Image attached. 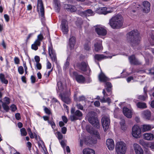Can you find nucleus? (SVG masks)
<instances>
[{
    "instance_id": "1",
    "label": "nucleus",
    "mask_w": 154,
    "mask_h": 154,
    "mask_svg": "<svg viewBox=\"0 0 154 154\" xmlns=\"http://www.w3.org/2000/svg\"><path fill=\"white\" fill-rule=\"evenodd\" d=\"M127 41L132 46L138 45L140 41L139 33L137 30L131 31L127 34Z\"/></svg>"
},
{
    "instance_id": "2",
    "label": "nucleus",
    "mask_w": 154,
    "mask_h": 154,
    "mask_svg": "<svg viewBox=\"0 0 154 154\" xmlns=\"http://www.w3.org/2000/svg\"><path fill=\"white\" fill-rule=\"evenodd\" d=\"M123 23V19L120 14H118L113 16L109 20V24L113 29H119Z\"/></svg>"
},
{
    "instance_id": "3",
    "label": "nucleus",
    "mask_w": 154,
    "mask_h": 154,
    "mask_svg": "<svg viewBox=\"0 0 154 154\" xmlns=\"http://www.w3.org/2000/svg\"><path fill=\"white\" fill-rule=\"evenodd\" d=\"M88 120L90 123L96 128L100 127V123L98 119L96 116V113L95 112H89L88 114Z\"/></svg>"
},
{
    "instance_id": "4",
    "label": "nucleus",
    "mask_w": 154,
    "mask_h": 154,
    "mask_svg": "<svg viewBox=\"0 0 154 154\" xmlns=\"http://www.w3.org/2000/svg\"><path fill=\"white\" fill-rule=\"evenodd\" d=\"M116 149L117 154H125L127 150L126 144L122 141L118 142L116 144Z\"/></svg>"
},
{
    "instance_id": "5",
    "label": "nucleus",
    "mask_w": 154,
    "mask_h": 154,
    "mask_svg": "<svg viewBox=\"0 0 154 154\" xmlns=\"http://www.w3.org/2000/svg\"><path fill=\"white\" fill-rule=\"evenodd\" d=\"M71 113L72 114L70 117L71 121L79 119L83 116V114L81 111L77 109L75 111L74 108L71 109Z\"/></svg>"
},
{
    "instance_id": "6",
    "label": "nucleus",
    "mask_w": 154,
    "mask_h": 154,
    "mask_svg": "<svg viewBox=\"0 0 154 154\" xmlns=\"http://www.w3.org/2000/svg\"><path fill=\"white\" fill-rule=\"evenodd\" d=\"M37 11L42 17V21L44 20V8L42 0H37Z\"/></svg>"
},
{
    "instance_id": "7",
    "label": "nucleus",
    "mask_w": 154,
    "mask_h": 154,
    "mask_svg": "<svg viewBox=\"0 0 154 154\" xmlns=\"http://www.w3.org/2000/svg\"><path fill=\"white\" fill-rule=\"evenodd\" d=\"M77 66L78 68L82 71L84 72L87 71L88 73H90L91 72L87 62L83 61L80 63H78L77 64Z\"/></svg>"
},
{
    "instance_id": "8",
    "label": "nucleus",
    "mask_w": 154,
    "mask_h": 154,
    "mask_svg": "<svg viewBox=\"0 0 154 154\" xmlns=\"http://www.w3.org/2000/svg\"><path fill=\"white\" fill-rule=\"evenodd\" d=\"M132 134L133 137L136 138H139L140 137L141 131L139 126L135 125L133 127Z\"/></svg>"
},
{
    "instance_id": "9",
    "label": "nucleus",
    "mask_w": 154,
    "mask_h": 154,
    "mask_svg": "<svg viewBox=\"0 0 154 154\" xmlns=\"http://www.w3.org/2000/svg\"><path fill=\"white\" fill-rule=\"evenodd\" d=\"M103 127L104 131H106L109 128L110 120L108 116H103L101 120Z\"/></svg>"
},
{
    "instance_id": "10",
    "label": "nucleus",
    "mask_w": 154,
    "mask_h": 154,
    "mask_svg": "<svg viewBox=\"0 0 154 154\" xmlns=\"http://www.w3.org/2000/svg\"><path fill=\"white\" fill-rule=\"evenodd\" d=\"M95 31L99 36H104L107 33L106 30L104 27L100 25H97L95 26Z\"/></svg>"
},
{
    "instance_id": "11",
    "label": "nucleus",
    "mask_w": 154,
    "mask_h": 154,
    "mask_svg": "<svg viewBox=\"0 0 154 154\" xmlns=\"http://www.w3.org/2000/svg\"><path fill=\"white\" fill-rule=\"evenodd\" d=\"M71 75L74 76L76 81L79 83H83L85 81L84 77L81 75H78L77 72H70Z\"/></svg>"
},
{
    "instance_id": "12",
    "label": "nucleus",
    "mask_w": 154,
    "mask_h": 154,
    "mask_svg": "<svg viewBox=\"0 0 154 154\" xmlns=\"http://www.w3.org/2000/svg\"><path fill=\"white\" fill-rule=\"evenodd\" d=\"M49 54L53 62H56L57 58L55 51L52 47H49L48 48Z\"/></svg>"
},
{
    "instance_id": "13",
    "label": "nucleus",
    "mask_w": 154,
    "mask_h": 154,
    "mask_svg": "<svg viewBox=\"0 0 154 154\" xmlns=\"http://www.w3.org/2000/svg\"><path fill=\"white\" fill-rule=\"evenodd\" d=\"M61 29L63 32L64 34H67L69 31L67 22L65 19H63L62 21Z\"/></svg>"
},
{
    "instance_id": "14",
    "label": "nucleus",
    "mask_w": 154,
    "mask_h": 154,
    "mask_svg": "<svg viewBox=\"0 0 154 154\" xmlns=\"http://www.w3.org/2000/svg\"><path fill=\"white\" fill-rule=\"evenodd\" d=\"M130 63L134 65H138L141 63L136 59L134 55H132L128 57Z\"/></svg>"
},
{
    "instance_id": "15",
    "label": "nucleus",
    "mask_w": 154,
    "mask_h": 154,
    "mask_svg": "<svg viewBox=\"0 0 154 154\" xmlns=\"http://www.w3.org/2000/svg\"><path fill=\"white\" fill-rule=\"evenodd\" d=\"M133 146L136 154H143V150L139 144L134 143Z\"/></svg>"
},
{
    "instance_id": "16",
    "label": "nucleus",
    "mask_w": 154,
    "mask_h": 154,
    "mask_svg": "<svg viewBox=\"0 0 154 154\" xmlns=\"http://www.w3.org/2000/svg\"><path fill=\"white\" fill-rule=\"evenodd\" d=\"M123 112L124 114L127 117L131 118L132 117V112L131 109H129L126 107H124L123 109Z\"/></svg>"
},
{
    "instance_id": "17",
    "label": "nucleus",
    "mask_w": 154,
    "mask_h": 154,
    "mask_svg": "<svg viewBox=\"0 0 154 154\" xmlns=\"http://www.w3.org/2000/svg\"><path fill=\"white\" fill-rule=\"evenodd\" d=\"M143 10L145 13H148L150 10V4L148 1H144L143 3Z\"/></svg>"
},
{
    "instance_id": "18",
    "label": "nucleus",
    "mask_w": 154,
    "mask_h": 154,
    "mask_svg": "<svg viewBox=\"0 0 154 154\" xmlns=\"http://www.w3.org/2000/svg\"><path fill=\"white\" fill-rule=\"evenodd\" d=\"M106 144L108 148L110 150H112L114 148V143L113 140L111 139L106 140Z\"/></svg>"
},
{
    "instance_id": "19",
    "label": "nucleus",
    "mask_w": 154,
    "mask_h": 154,
    "mask_svg": "<svg viewBox=\"0 0 154 154\" xmlns=\"http://www.w3.org/2000/svg\"><path fill=\"white\" fill-rule=\"evenodd\" d=\"M62 100L65 103L69 104L70 103V100L69 97V94H68L66 95L65 94H60Z\"/></svg>"
},
{
    "instance_id": "20",
    "label": "nucleus",
    "mask_w": 154,
    "mask_h": 154,
    "mask_svg": "<svg viewBox=\"0 0 154 154\" xmlns=\"http://www.w3.org/2000/svg\"><path fill=\"white\" fill-rule=\"evenodd\" d=\"M137 5L136 3H133V4L130 6L128 8V13L131 14H134V13L136 12V7L138 8L137 7Z\"/></svg>"
},
{
    "instance_id": "21",
    "label": "nucleus",
    "mask_w": 154,
    "mask_h": 154,
    "mask_svg": "<svg viewBox=\"0 0 154 154\" xmlns=\"http://www.w3.org/2000/svg\"><path fill=\"white\" fill-rule=\"evenodd\" d=\"M94 50L96 51H98L103 49L102 45V41H99L96 42L94 45Z\"/></svg>"
},
{
    "instance_id": "22",
    "label": "nucleus",
    "mask_w": 154,
    "mask_h": 154,
    "mask_svg": "<svg viewBox=\"0 0 154 154\" xmlns=\"http://www.w3.org/2000/svg\"><path fill=\"white\" fill-rule=\"evenodd\" d=\"M64 89V86L62 83L61 81H58L57 82V87L56 88L57 92H59L60 94H61Z\"/></svg>"
},
{
    "instance_id": "23",
    "label": "nucleus",
    "mask_w": 154,
    "mask_h": 154,
    "mask_svg": "<svg viewBox=\"0 0 154 154\" xmlns=\"http://www.w3.org/2000/svg\"><path fill=\"white\" fill-rule=\"evenodd\" d=\"M107 8L106 7H100L97 9L96 12L99 14H106L109 13L108 11H107Z\"/></svg>"
},
{
    "instance_id": "24",
    "label": "nucleus",
    "mask_w": 154,
    "mask_h": 154,
    "mask_svg": "<svg viewBox=\"0 0 154 154\" xmlns=\"http://www.w3.org/2000/svg\"><path fill=\"white\" fill-rule=\"evenodd\" d=\"M144 138L148 140H152L154 138V135L151 133H145L143 134Z\"/></svg>"
},
{
    "instance_id": "25",
    "label": "nucleus",
    "mask_w": 154,
    "mask_h": 154,
    "mask_svg": "<svg viewBox=\"0 0 154 154\" xmlns=\"http://www.w3.org/2000/svg\"><path fill=\"white\" fill-rule=\"evenodd\" d=\"M154 127L150 125H143L141 128L143 132H144L151 130Z\"/></svg>"
},
{
    "instance_id": "26",
    "label": "nucleus",
    "mask_w": 154,
    "mask_h": 154,
    "mask_svg": "<svg viewBox=\"0 0 154 154\" xmlns=\"http://www.w3.org/2000/svg\"><path fill=\"white\" fill-rule=\"evenodd\" d=\"M98 78L99 80L101 82H105L108 80V78L102 72L99 75Z\"/></svg>"
},
{
    "instance_id": "27",
    "label": "nucleus",
    "mask_w": 154,
    "mask_h": 154,
    "mask_svg": "<svg viewBox=\"0 0 154 154\" xmlns=\"http://www.w3.org/2000/svg\"><path fill=\"white\" fill-rule=\"evenodd\" d=\"M75 42V37L72 36L69 39V44L70 48L71 49H73Z\"/></svg>"
},
{
    "instance_id": "28",
    "label": "nucleus",
    "mask_w": 154,
    "mask_h": 154,
    "mask_svg": "<svg viewBox=\"0 0 154 154\" xmlns=\"http://www.w3.org/2000/svg\"><path fill=\"white\" fill-rule=\"evenodd\" d=\"M143 114L144 117L147 119H150L151 116L150 112L148 110H145L143 112Z\"/></svg>"
},
{
    "instance_id": "29",
    "label": "nucleus",
    "mask_w": 154,
    "mask_h": 154,
    "mask_svg": "<svg viewBox=\"0 0 154 154\" xmlns=\"http://www.w3.org/2000/svg\"><path fill=\"white\" fill-rule=\"evenodd\" d=\"M83 152V154H95V151L93 149L89 148L84 149Z\"/></svg>"
},
{
    "instance_id": "30",
    "label": "nucleus",
    "mask_w": 154,
    "mask_h": 154,
    "mask_svg": "<svg viewBox=\"0 0 154 154\" xmlns=\"http://www.w3.org/2000/svg\"><path fill=\"white\" fill-rule=\"evenodd\" d=\"M82 13L83 15L85 16L86 17L92 16L94 15L93 12L90 9H88L82 12Z\"/></svg>"
},
{
    "instance_id": "31",
    "label": "nucleus",
    "mask_w": 154,
    "mask_h": 154,
    "mask_svg": "<svg viewBox=\"0 0 154 154\" xmlns=\"http://www.w3.org/2000/svg\"><path fill=\"white\" fill-rule=\"evenodd\" d=\"M44 39L43 33H40L37 36V39L35 41L37 42V44L39 45L41 44V42Z\"/></svg>"
},
{
    "instance_id": "32",
    "label": "nucleus",
    "mask_w": 154,
    "mask_h": 154,
    "mask_svg": "<svg viewBox=\"0 0 154 154\" xmlns=\"http://www.w3.org/2000/svg\"><path fill=\"white\" fill-rule=\"evenodd\" d=\"M95 59L98 61H100L106 58L107 57L103 54H96L94 56Z\"/></svg>"
},
{
    "instance_id": "33",
    "label": "nucleus",
    "mask_w": 154,
    "mask_h": 154,
    "mask_svg": "<svg viewBox=\"0 0 154 154\" xmlns=\"http://www.w3.org/2000/svg\"><path fill=\"white\" fill-rule=\"evenodd\" d=\"M138 108L140 109H144L146 108V104L144 103L138 102L136 104Z\"/></svg>"
},
{
    "instance_id": "34",
    "label": "nucleus",
    "mask_w": 154,
    "mask_h": 154,
    "mask_svg": "<svg viewBox=\"0 0 154 154\" xmlns=\"http://www.w3.org/2000/svg\"><path fill=\"white\" fill-rule=\"evenodd\" d=\"M0 79L2 82L5 84H7L8 83V80L5 79L4 75L2 73L0 74Z\"/></svg>"
},
{
    "instance_id": "35",
    "label": "nucleus",
    "mask_w": 154,
    "mask_h": 154,
    "mask_svg": "<svg viewBox=\"0 0 154 154\" xmlns=\"http://www.w3.org/2000/svg\"><path fill=\"white\" fill-rule=\"evenodd\" d=\"M41 44L38 45L37 44V42L35 41L34 43L32 45V48L35 51L37 50L38 49V47Z\"/></svg>"
},
{
    "instance_id": "36",
    "label": "nucleus",
    "mask_w": 154,
    "mask_h": 154,
    "mask_svg": "<svg viewBox=\"0 0 154 154\" xmlns=\"http://www.w3.org/2000/svg\"><path fill=\"white\" fill-rule=\"evenodd\" d=\"M69 59V57H68L67 59V61L65 63L63 67V69L64 70H66V69H67L69 67V61H67Z\"/></svg>"
},
{
    "instance_id": "37",
    "label": "nucleus",
    "mask_w": 154,
    "mask_h": 154,
    "mask_svg": "<svg viewBox=\"0 0 154 154\" xmlns=\"http://www.w3.org/2000/svg\"><path fill=\"white\" fill-rule=\"evenodd\" d=\"M21 134L22 136H26L27 135V132L26 131L25 129L24 128H23L20 130Z\"/></svg>"
},
{
    "instance_id": "38",
    "label": "nucleus",
    "mask_w": 154,
    "mask_h": 154,
    "mask_svg": "<svg viewBox=\"0 0 154 154\" xmlns=\"http://www.w3.org/2000/svg\"><path fill=\"white\" fill-rule=\"evenodd\" d=\"M7 105L8 104H6L5 103H3L2 104V106L4 109L6 111H8L9 109V106Z\"/></svg>"
},
{
    "instance_id": "39",
    "label": "nucleus",
    "mask_w": 154,
    "mask_h": 154,
    "mask_svg": "<svg viewBox=\"0 0 154 154\" xmlns=\"http://www.w3.org/2000/svg\"><path fill=\"white\" fill-rule=\"evenodd\" d=\"M76 106L77 107V108L78 109L82 110H83L84 107L82 105H81L80 103H77L76 105Z\"/></svg>"
},
{
    "instance_id": "40",
    "label": "nucleus",
    "mask_w": 154,
    "mask_h": 154,
    "mask_svg": "<svg viewBox=\"0 0 154 154\" xmlns=\"http://www.w3.org/2000/svg\"><path fill=\"white\" fill-rule=\"evenodd\" d=\"M18 71L20 74H22L24 72V69L22 66H20L18 68Z\"/></svg>"
},
{
    "instance_id": "41",
    "label": "nucleus",
    "mask_w": 154,
    "mask_h": 154,
    "mask_svg": "<svg viewBox=\"0 0 154 154\" xmlns=\"http://www.w3.org/2000/svg\"><path fill=\"white\" fill-rule=\"evenodd\" d=\"M77 10L75 6L71 5V7H70L69 10L68 11L71 12H74L75 11Z\"/></svg>"
},
{
    "instance_id": "42",
    "label": "nucleus",
    "mask_w": 154,
    "mask_h": 154,
    "mask_svg": "<svg viewBox=\"0 0 154 154\" xmlns=\"http://www.w3.org/2000/svg\"><path fill=\"white\" fill-rule=\"evenodd\" d=\"M57 137L59 140H61L63 137V135L60 132H57L56 133Z\"/></svg>"
},
{
    "instance_id": "43",
    "label": "nucleus",
    "mask_w": 154,
    "mask_h": 154,
    "mask_svg": "<svg viewBox=\"0 0 154 154\" xmlns=\"http://www.w3.org/2000/svg\"><path fill=\"white\" fill-rule=\"evenodd\" d=\"M4 101L5 102L4 103L6 104H9L10 103V99L8 97H5L4 98Z\"/></svg>"
},
{
    "instance_id": "44",
    "label": "nucleus",
    "mask_w": 154,
    "mask_h": 154,
    "mask_svg": "<svg viewBox=\"0 0 154 154\" xmlns=\"http://www.w3.org/2000/svg\"><path fill=\"white\" fill-rule=\"evenodd\" d=\"M71 7V5L67 4H65L64 6V9L68 11L69 10L70 8Z\"/></svg>"
},
{
    "instance_id": "45",
    "label": "nucleus",
    "mask_w": 154,
    "mask_h": 154,
    "mask_svg": "<svg viewBox=\"0 0 154 154\" xmlns=\"http://www.w3.org/2000/svg\"><path fill=\"white\" fill-rule=\"evenodd\" d=\"M48 123H49V124H50L51 125L53 128H55V124L53 121H48Z\"/></svg>"
},
{
    "instance_id": "46",
    "label": "nucleus",
    "mask_w": 154,
    "mask_h": 154,
    "mask_svg": "<svg viewBox=\"0 0 154 154\" xmlns=\"http://www.w3.org/2000/svg\"><path fill=\"white\" fill-rule=\"evenodd\" d=\"M147 146L150 147L152 149H154V143H150L148 144Z\"/></svg>"
},
{
    "instance_id": "47",
    "label": "nucleus",
    "mask_w": 154,
    "mask_h": 154,
    "mask_svg": "<svg viewBox=\"0 0 154 154\" xmlns=\"http://www.w3.org/2000/svg\"><path fill=\"white\" fill-rule=\"evenodd\" d=\"M44 111L45 112L48 114L49 115L51 113V112L50 110L47 107H45V108Z\"/></svg>"
},
{
    "instance_id": "48",
    "label": "nucleus",
    "mask_w": 154,
    "mask_h": 154,
    "mask_svg": "<svg viewBox=\"0 0 154 154\" xmlns=\"http://www.w3.org/2000/svg\"><path fill=\"white\" fill-rule=\"evenodd\" d=\"M84 49L87 51H88L90 50V47L89 44L88 43H86L84 45Z\"/></svg>"
},
{
    "instance_id": "49",
    "label": "nucleus",
    "mask_w": 154,
    "mask_h": 154,
    "mask_svg": "<svg viewBox=\"0 0 154 154\" xmlns=\"http://www.w3.org/2000/svg\"><path fill=\"white\" fill-rule=\"evenodd\" d=\"M85 97L84 96H81L79 97L78 100L80 101L85 100Z\"/></svg>"
},
{
    "instance_id": "50",
    "label": "nucleus",
    "mask_w": 154,
    "mask_h": 154,
    "mask_svg": "<svg viewBox=\"0 0 154 154\" xmlns=\"http://www.w3.org/2000/svg\"><path fill=\"white\" fill-rule=\"evenodd\" d=\"M54 1L56 6V8L58 9L60 7V5L58 1L57 0H54Z\"/></svg>"
},
{
    "instance_id": "51",
    "label": "nucleus",
    "mask_w": 154,
    "mask_h": 154,
    "mask_svg": "<svg viewBox=\"0 0 154 154\" xmlns=\"http://www.w3.org/2000/svg\"><path fill=\"white\" fill-rule=\"evenodd\" d=\"M67 131L66 128V127H63L61 128L62 132L64 134L66 133Z\"/></svg>"
},
{
    "instance_id": "52",
    "label": "nucleus",
    "mask_w": 154,
    "mask_h": 154,
    "mask_svg": "<svg viewBox=\"0 0 154 154\" xmlns=\"http://www.w3.org/2000/svg\"><path fill=\"white\" fill-rule=\"evenodd\" d=\"M30 79L31 80V82L32 83H34L35 82V78L34 76L32 75L31 76Z\"/></svg>"
},
{
    "instance_id": "53",
    "label": "nucleus",
    "mask_w": 154,
    "mask_h": 154,
    "mask_svg": "<svg viewBox=\"0 0 154 154\" xmlns=\"http://www.w3.org/2000/svg\"><path fill=\"white\" fill-rule=\"evenodd\" d=\"M62 119L65 123H67L68 122V119L66 116H62Z\"/></svg>"
},
{
    "instance_id": "54",
    "label": "nucleus",
    "mask_w": 154,
    "mask_h": 154,
    "mask_svg": "<svg viewBox=\"0 0 154 154\" xmlns=\"http://www.w3.org/2000/svg\"><path fill=\"white\" fill-rule=\"evenodd\" d=\"M11 109L13 111H15L17 109V107L16 106L14 105L13 104L12 105L11 107Z\"/></svg>"
},
{
    "instance_id": "55",
    "label": "nucleus",
    "mask_w": 154,
    "mask_h": 154,
    "mask_svg": "<svg viewBox=\"0 0 154 154\" xmlns=\"http://www.w3.org/2000/svg\"><path fill=\"white\" fill-rule=\"evenodd\" d=\"M36 66L38 69L40 70L42 68V66L41 64L39 63H36Z\"/></svg>"
},
{
    "instance_id": "56",
    "label": "nucleus",
    "mask_w": 154,
    "mask_h": 154,
    "mask_svg": "<svg viewBox=\"0 0 154 154\" xmlns=\"http://www.w3.org/2000/svg\"><path fill=\"white\" fill-rule=\"evenodd\" d=\"M15 116L17 120H19L20 119V114L19 113H16L15 115Z\"/></svg>"
},
{
    "instance_id": "57",
    "label": "nucleus",
    "mask_w": 154,
    "mask_h": 154,
    "mask_svg": "<svg viewBox=\"0 0 154 154\" xmlns=\"http://www.w3.org/2000/svg\"><path fill=\"white\" fill-rule=\"evenodd\" d=\"M51 63L48 60L47 65V69H51Z\"/></svg>"
},
{
    "instance_id": "58",
    "label": "nucleus",
    "mask_w": 154,
    "mask_h": 154,
    "mask_svg": "<svg viewBox=\"0 0 154 154\" xmlns=\"http://www.w3.org/2000/svg\"><path fill=\"white\" fill-rule=\"evenodd\" d=\"M138 99L140 100H144L145 99V97L143 95H140L138 97Z\"/></svg>"
},
{
    "instance_id": "59",
    "label": "nucleus",
    "mask_w": 154,
    "mask_h": 154,
    "mask_svg": "<svg viewBox=\"0 0 154 154\" xmlns=\"http://www.w3.org/2000/svg\"><path fill=\"white\" fill-rule=\"evenodd\" d=\"M106 85L107 88H111L112 87V85L111 83L109 82H106Z\"/></svg>"
},
{
    "instance_id": "60",
    "label": "nucleus",
    "mask_w": 154,
    "mask_h": 154,
    "mask_svg": "<svg viewBox=\"0 0 154 154\" xmlns=\"http://www.w3.org/2000/svg\"><path fill=\"white\" fill-rule=\"evenodd\" d=\"M35 61L37 63H39V62L40 61V58L38 56H35Z\"/></svg>"
},
{
    "instance_id": "61",
    "label": "nucleus",
    "mask_w": 154,
    "mask_h": 154,
    "mask_svg": "<svg viewBox=\"0 0 154 154\" xmlns=\"http://www.w3.org/2000/svg\"><path fill=\"white\" fill-rule=\"evenodd\" d=\"M4 18L6 20V21L8 22L9 20V16L7 14H5L4 15Z\"/></svg>"
},
{
    "instance_id": "62",
    "label": "nucleus",
    "mask_w": 154,
    "mask_h": 154,
    "mask_svg": "<svg viewBox=\"0 0 154 154\" xmlns=\"http://www.w3.org/2000/svg\"><path fill=\"white\" fill-rule=\"evenodd\" d=\"M14 61L15 63L16 64H18L19 63V60L17 57H15L14 58Z\"/></svg>"
},
{
    "instance_id": "63",
    "label": "nucleus",
    "mask_w": 154,
    "mask_h": 154,
    "mask_svg": "<svg viewBox=\"0 0 154 154\" xmlns=\"http://www.w3.org/2000/svg\"><path fill=\"white\" fill-rule=\"evenodd\" d=\"M94 105L97 107H98L100 106V103L99 101H96L94 103Z\"/></svg>"
},
{
    "instance_id": "64",
    "label": "nucleus",
    "mask_w": 154,
    "mask_h": 154,
    "mask_svg": "<svg viewBox=\"0 0 154 154\" xmlns=\"http://www.w3.org/2000/svg\"><path fill=\"white\" fill-rule=\"evenodd\" d=\"M100 100L101 103H103L106 102L105 97L103 96L102 98L100 99Z\"/></svg>"
}]
</instances>
